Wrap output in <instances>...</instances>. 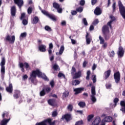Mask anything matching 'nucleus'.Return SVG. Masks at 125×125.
<instances>
[{"label":"nucleus","mask_w":125,"mask_h":125,"mask_svg":"<svg viewBox=\"0 0 125 125\" xmlns=\"http://www.w3.org/2000/svg\"><path fill=\"white\" fill-rule=\"evenodd\" d=\"M37 76H38L39 78H42L45 81H49L46 75L44 74H42V72H41L39 69H37L36 70H34L32 72V74L30 75V79H36Z\"/></svg>","instance_id":"nucleus-1"},{"label":"nucleus","mask_w":125,"mask_h":125,"mask_svg":"<svg viewBox=\"0 0 125 125\" xmlns=\"http://www.w3.org/2000/svg\"><path fill=\"white\" fill-rule=\"evenodd\" d=\"M102 31L105 40H109L110 38V31H109V27L107 25H104L103 27Z\"/></svg>","instance_id":"nucleus-2"},{"label":"nucleus","mask_w":125,"mask_h":125,"mask_svg":"<svg viewBox=\"0 0 125 125\" xmlns=\"http://www.w3.org/2000/svg\"><path fill=\"white\" fill-rule=\"evenodd\" d=\"M91 95L90 96L91 100L93 103H95L96 102V98L95 95H96V91H95V86H93L91 87Z\"/></svg>","instance_id":"nucleus-3"},{"label":"nucleus","mask_w":125,"mask_h":125,"mask_svg":"<svg viewBox=\"0 0 125 125\" xmlns=\"http://www.w3.org/2000/svg\"><path fill=\"white\" fill-rule=\"evenodd\" d=\"M7 116H8V114L6 112H4L2 115V117L3 118V120L1 121L0 125H7V123L10 121V118L9 119H6L5 117L7 118Z\"/></svg>","instance_id":"nucleus-4"},{"label":"nucleus","mask_w":125,"mask_h":125,"mask_svg":"<svg viewBox=\"0 0 125 125\" xmlns=\"http://www.w3.org/2000/svg\"><path fill=\"white\" fill-rule=\"evenodd\" d=\"M51 119L49 118L47 120H45L42 121L41 123H37L35 125H46L47 123L49 124V125H55V121L51 122Z\"/></svg>","instance_id":"nucleus-5"},{"label":"nucleus","mask_w":125,"mask_h":125,"mask_svg":"<svg viewBox=\"0 0 125 125\" xmlns=\"http://www.w3.org/2000/svg\"><path fill=\"white\" fill-rule=\"evenodd\" d=\"M5 65V59L4 58H2L1 62L0 63V65L1 66V76H4V74L5 73V67L4 65Z\"/></svg>","instance_id":"nucleus-6"},{"label":"nucleus","mask_w":125,"mask_h":125,"mask_svg":"<svg viewBox=\"0 0 125 125\" xmlns=\"http://www.w3.org/2000/svg\"><path fill=\"white\" fill-rule=\"evenodd\" d=\"M42 12L44 14V15H46V16H47L48 18H50L52 21H56V17L54 16V15L52 14H49L47 11L45 10H42Z\"/></svg>","instance_id":"nucleus-7"},{"label":"nucleus","mask_w":125,"mask_h":125,"mask_svg":"<svg viewBox=\"0 0 125 125\" xmlns=\"http://www.w3.org/2000/svg\"><path fill=\"white\" fill-rule=\"evenodd\" d=\"M6 41L9 42L10 43H14V42H15V36H10L8 35L5 37Z\"/></svg>","instance_id":"nucleus-8"},{"label":"nucleus","mask_w":125,"mask_h":125,"mask_svg":"<svg viewBox=\"0 0 125 125\" xmlns=\"http://www.w3.org/2000/svg\"><path fill=\"white\" fill-rule=\"evenodd\" d=\"M114 78L115 80V83H120V81H121V74L119 72H117L114 74Z\"/></svg>","instance_id":"nucleus-9"},{"label":"nucleus","mask_w":125,"mask_h":125,"mask_svg":"<svg viewBox=\"0 0 125 125\" xmlns=\"http://www.w3.org/2000/svg\"><path fill=\"white\" fill-rule=\"evenodd\" d=\"M113 121V118L112 117L107 116L102 121V124L101 125H105V122L107 123H110V122H112Z\"/></svg>","instance_id":"nucleus-10"},{"label":"nucleus","mask_w":125,"mask_h":125,"mask_svg":"<svg viewBox=\"0 0 125 125\" xmlns=\"http://www.w3.org/2000/svg\"><path fill=\"white\" fill-rule=\"evenodd\" d=\"M53 7L54 8L57 10L58 13H62V9L60 8V5H59L58 3L54 2L53 4Z\"/></svg>","instance_id":"nucleus-11"},{"label":"nucleus","mask_w":125,"mask_h":125,"mask_svg":"<svg viewBox=\"0 0 125 125\" xmlns=\"http://www.w3.org/2000/svg\"><path fill=\"white\" fill-rule=\"evenodd\" d=\"M15 3L17 4L18 6H19V8L21 9V7L23 6V4H24V2L23 0H14Z\"/></svg>","instance_id":"nucleus-12"},{"label":"nucleus","mask_w":125,"mask_h":125,"mask_svg":"<svg viewBox=\"0 0 125 125\" xmlns=\"http://www.w3.org/2000/svg\"><path fill=\"white\" fill-rule=\"evenodd\" d=\"M125 53V51H124V48L123 47H119V50L117 54L119 57H123L124 56V54Z\"/></svg>","instance_id":"nucleus-13"},{"label":"nucleus","mask_w":125,"mask_h":125,"mask_svg":"<svg viewBox=\"0 0 125 125\" xmlns=\"http://www.w3.org/2000/svg\"><path fill=\"white\" fill-rule=\"evenodd\" d=\"M62 120H65L66 122H69V121L72 120V117H71V114H66L62 116Z\"/></svg>","instance_id":"nucleus-14"},{"label":"nucleus","mask_w":125,"mask_h":125,"mask_svg":"<svg viewBox=\"0 0 125 125\" xmlns=\"http://www.w3.org/2000/svg\"><path fill=\"white\" fill-rule=\"evenodd\" d=\"M83 89L84 88L83 87H80V88H76L74 89V91L75 92V94H79L80 93H82V91H83Z\"/></svg>","instance_id":"nucleus-15"},{"label":"nucleus","mask_w":125,"mask_h":125,"mask_svg":"<svg viewBox=\"0 0 125 125\" xmlns=\"http://www.w3.org/2000/svg\"><path fill=\"white\" fill-rule=\"evenodd\" d=\"M6 90L9 93H12V91H13V86L12 83H9V86L6 87Z\"/></svg>","instance_id":"nucleus-16"},{"label":"nucleus","mask_w":125,"mask_h":125,"mask_svg":"<svg viewBox=\"0 0 125 125\" xmlns=\"http://www.w3.org/2000/svg\"><path fill=\"white\" fill-rule=\"evenodd\" d=\"M39 49L41 52H45L46 50V46L43 44L40 45L39 46Z\"/></svg>","instance_id":"nucleus-17"},{"label":"nucleus","mask_w":125,"mask_h":125,"mask_svg":"<svg viewBox=\"0 0 125 125\" xmlns=\"http://www.w3.org/2000/svg\"><path fill=\"white\" fill-rule=\"evenodd\" d=\"M110 18L111 20L107 23V25L108 26H109L110 28H112V23H113V21L116 20V18L113 15H110Z\"/></svg>","instance_id":"nucleus-18"},{"label":"nucleus","mask_w":125,"mask_h":125,"mask_svg":"<svg viewBox=\"0 0 125 125\" xmlns=\"http://www.w3.org/2000/svg\"><path fill=\"white\" fill-rule=\"evenodd\" d=\"M64 50L65 47H64V46H61L59 50V52L56 53V55H62V54H63V52H64Z\"/></svg>","instance_id":"nucleus-19"},{"label":"nucleus","mask_w":125,"mask_h":125,"mask_svg":"<svg viewBox=\"0 0 125 125\" xmlns=\"http://www.w3.org/2000/svg\"><path fill=\"white\" fill-rule=\"evenodd\" d=\"M86 44H89L91 42V36L87 32L86 35Z\"/></svg>","instance_id":"nucleus-20"},{"label":"nucleus","mask_w":125,"mask_h":125,"mask_svg":"<svg viewBox=\"0 0 125 125\" xmlns=\"http://www.w3.org/2000/svg\"><path fill=\"white\" fill-rule=\"evenodd\" d=\"M100 122H101V119L98 117L93 122L92 125H99Z\"/></svg>","instance_id":"nucleus-21"},{"label":"nucleus","mask_w":125,"mask_h":125,"mask_svg":"<svg viewBox=\"0 0 125 125\" xmlns=\"http://www.w3.org/2000/svg\"><path fill=\"white\" fill-rule=\"evenodd\" d=\"M104 78L105 80H107L108 77H110V75H111V70L109 69L108 70H107L106 71H105L104 73Z\"/></svg>","instance_id":"nucleus-22"},{"label":"nucleus","mask_w":125,"mask_h":125,"mask_svg":"<svg viewBox=\"0 0 125 125\" xmlns=\"http://www.w3.org/2000/svg\"><path fill=\"white\" fill-rule=\"evenodd\" d=\"M80 77H82V71L79 70L78 72H76L75 74L73 79H78L80 78Z\"/></svg>","instance_id":"nucleus-23"},{"label":"nucleus","mask_w":125,"mask_h":125,"mask_svg":"<svg viewBox=\"0 0 125 125\" xmlns=\"http://www.w3.org/2000/svg\"><path fill=\"white\" fill-rule=\"evenodd\" d=\"M11 14L12 16H15V14H16V8L15 7V6H13L11 7Z\"/></svg>","instance_id":"nucleus-24"},{"label":"nucleus","mask_w":125,"mask_h":125,"mask_svg":"<svg viewBox=\"0 0 125 125\" xmlns=\"http://www.w3.org/2000/svg\"><path fill=\"white\" fill-rule=\"evenodd\" d=\"M94 14L96 15H100L102 12H101V10L100 9V8L97 7L95 10H94Z\"/></svg>","instance_id":"nucleus-25"},{"label":"nucleus","mask_w":125,"mask_h":125,"mask_svg":"<svg viewBox=\"0 0 125 125\" xmlns=\"http://www.w3.org/2000/svg\"><path fill=\"white\" fill-rule=\"evenodd\" d=\"M20 68H23V67H25L26 68V70L29 68V64L27 62H25L24 63H23L22 62L20 63Z\"/></svg>","instance_id":"nucleus-26"},{"label":"nucleus","mask_w":125,"mask_h":125,"mask_svg":"<svg viewBox=\"0 0 125 125\" xmlns=\"http://www.w3.org/2000/svg\"><path fill=\"white\" fill-rule=\"evenodd\" d=\"M120 104L123 107L120 109L121 111H122L123 113H125V102L124 101H121Z\"/></svg>","instance_id":"nucleus-27"},{"label":"nucleus","mask_w":125,"mask_h":125,"mask_svg":"<svg viewBox=\"0 0 125 125\" xmlns=\"http://www.w3.org/2000/svg\"><path fill=\"white\" fill-rule=\"evenodd\" d=\"M19 96H20V91L19 90H16L15 93L14 94V97L16 99H17V98H19Z\"/></svg>","instance_id":"nucleus-28"},{"label":"nucleus","mask_w":125,"mask_h":125,"mask_svg":"<svg viewBox=\"0 0 125 125\" xmlns=\"http://www.w3.org/2000/svg\"><path fill=\"white\" fill-rule=\"evenodd\" d=\"M48 103L49 105H50L51 106H54V105H55V100L53 99L49 100L48 101Z\"/></svg>","instance_id":"nucleus-29"},{"label":"nucleus","mask_w":125,"mask_h":125,"mask_svg":"<svg viewBox=\"0 0 125 125\" xmlns=\"http://www.w3.org/2000/svg\"><path fill=\"white\" fill-rule=\"evenodd\" d=\"M39 18L38 17H35L32 19V24H37V23H38V22H39Z\"/></svg>","instance_id":"nucleus-30"},{"label":"nucleus","mask_w":125,"mask_h":125,"mask_svg":"<svg viewBox=\"0 0 125 125\" xmlns=\"http://www.w3.org/2000/svg\"><path fill=\"white\" fill-rule=\"evenodd\" d=\"M68 95H69V92L67 91H64L62 94L63 99H64V98H67Z\"/></svg>","instance_id":"nucleus-31"},{"label":"nucleus","mask_w":125,"mask_h":125,"mask_svg":"<svg viewBox=\"0 0 125 125\" xmlns=\"http://www.w3.org/2000/svg\"><path fill=\"white\" fill-rule=\"evenodd\" d=\"M27 37V33L26 32H23L22 33H21L20 36V40H22L23 38H26Z\"/></svg>","instance_id":"nucleus-32"},{"label":"nucleus","mask_w":125,"mask_h":125,"mask_svg":"<svg viewBox=\"0 0 125 125\" xmlns=\"http://www.w3.org/2000/svg\"><path fill=\"white\" fill-rule=\"evenodd\" d=\"M99 39L100 40V43L101 44H103V43H104V42H105V41L104 40V39H103V37H101V36H100L99 37Z\"/></svg>","instance_id":"nucleus-33"},{"label":"nucleus","mask_w":125,"mask_h":125,"mask_svg":"<svg viewBox=\"0 0 125 125\" xmlns=\"http://www.w3.org/2000/svg\"><path fill=\"white\" fill-rule=\"evenodd\" d=\"M118 102H119V99L116 98L114 100V104L112 106V108H115V107L117 106V103H118Z\"/></svg>","instance_id":"nucleus-34"},{"label":"nucleus","mask_w":125,"mask_h":125,"mask_svg":"<svg viewBox=\"0 0 125 125\" xmlns=\"http://www.w3.org/2000/svg\"><path fill=\"white\" fill-rule=\"evenodd\" d=\"M116 53H115V52L113 50H112L111 51L109 52V56H110V57H114V56H115Z\"/></svg>","instance_id":"nucleus-35"},{"label":"nucleus","mask_w":125,"mask_h":125,"mask_svg":"<svg viewBox=\"0 0 125 125\" xmlns=\"http://www.w3.org/2000/svg\"><path fill=\"white\" fill-rule=\"evenodd\" d=\"M80 84V81L79 80H74L72 82V85H78Z\"/></svg>","instance_id":"nucleus-36"},{"label":"nucleus","mask_w":125,"mask_h":125,"mask_svg":"<svg viewBox=\"0 0 125 125\" xmlns=\"http://www.w3.org/2000/svg\"><path fill=\"white\" fill-rule=\"evenodd\" d=\"M53 68L54 70L56 71H59L60 69L59 68V66L57 64H55L53 65Z\"/></svg>","instance_id":"nucleus-37"},{"label":"nucleus","mask_w":125,"mask_h":125,"mask_svg":"<svg viewBox=\"0 0 125 125\" xmlns=\"http://www.w3.org/2000/svg\"><path fill=\"white\" fill-rule=\"evenodd\" d=\"M116 2H114L112 6L113 12H115L116 11Z\"/></svg>","instance_id":"nucleus-38"},{"label":"nucleus","mask_w":125,"mask_h":125,"mask_svg":"<svg viewBox=\"0 0 125 125\" xmlns=\"http://www.w3.org/2000/svg\"><path fill=\"white\" fill-rule=\"evenodd\" d=\"M76 68H75L74 67H73L71 69V75L72 76H75V74H76Z\"/></svg>","instance_id":"nucleus-39"},{"label":"nucleus","mask_w":125,"mask_h":125,"mask_svg":"<svg viewBox=\"0 0 125 125\" xmlns=\"http://www.w3.org/2000/svg\"><path fill=\"white\" fill-rule=\"evenodd\" d=\"M78 105L80 106V107H84V106H85V103L83 102H80L78 104Z\"/></svg>","instance_id":"nucleus-40"},{"label":"nucleus","mask_w":125,"mask_h":125,"mask_svg":"<svg viewBox=\"0 0 125 125\" xmlns=\"http://www.w3.org/2000/svg\"><path fill=\"white\" fill-rule=\"evenodd\" d=\"M44 95H45V91L44 90V89H43L40 92V96H44Z\"/></svg>","instance_id":"nucleus-41"},{"label":"nucleus","mask_w":125,"mask_h":125,"mask_svg":"<svg viewBox=\"0 0 125 125\" xmlns=\"http://www.w3.org/2000/svg\"><path fill=\"white\" fill-rule=\"evenodd\" d=\"M44 29L46 31H48V32L52 31L51 28L48 25L45 26Z\"/></svg>","instance_id":"nucleus-42"},{"label":"nucleus","mask_w":125,"mask_h":125,"mask_svg":"<svg viewBox=\"0 0 125 125\" xmlns=\"http://www.w3.org/2000/svg\"><path fill=\"white\" fill-rule=\"evenodd\" d=\"M32 11H33V8L29 7L27 9L28 14H31L32 13Z\"/></svg>","instance_id":"nucleus-43"},{"label":"nucleus","mask_w":125,"mask_h":125,"mask_svg":"<svg viewBox=\"0 0 125 125\" xmlns=\"http://www.w3.org/2000/svg\"><path fill=\"white\" fill-rule=\"evenodd\" d=\"M83 8L82 7H79L76 9V11L78 12H83Z\"/></svg>","instance_id":"nucleus-44"},{"label":"nucleus","mask_w":125,"mask_h":125,"mask_svg":"<svg viewBox=\"0 0 125 125\" xmlns=\"http://www.w3.org/2000/svg\"><path fill=\"white\" fill-rule=\"evenodd\" d=\"M57 115H58V113H57V111H54L52 112V117H56V116H57Z\"/></svg>","instance_id":"nucleus-45"},{"label":"nucleus","mask_w":125,"mask_h":125,"mask_svg":"<svg viewBox=\"0 0 125 125\" xmlns=\"http://www.w3.org/2000/svg\"><path fill=\"white\" fill-rule=\"evenodd\" d=\"M98 23H99V21L98 20V19H96L93 21L92 24L93 25H97Z\"/></svg>","instance_id":"nucleus-46"},{"label":"nucleus","mask_w":125,"mask_h":125,"mask_svg":"<svg viewBox=\"0 0 125 125\" xmlns=\"http://www.w3.org/2000/svg\"><path fill=\"white\" fill-rule=\"evenodd\" d=\"M89 76H90V71L88 70L87 72V76L86 77V80H89Z\"/></svg>","instance_id":"nucleus-47"},{"label":"nucleus","mask_w":125,"mask_h":125,"mask_svg":"<svg viewBox=\"0 0 125 125\" xmlns=\"http://www.w3.org/2000/svg\"><path fill=\"white\" fill-rule=\"evenodd\" d=\"M67 109L69 111H70V112H71V111L73 110V105L69 104L68 106H67Z\"/></svg>","instance_id":"nucleus-48"},{"label":"nucleus","mask_w":125,"mask_h":125,"mask_svg":"<svg viewBox=\"0 0 125 125\" xmlns=\"http://www.w3.org/2000/svg\"><path fill=\"white\" fill-rule=\"evenodd\" d=\"M94 116L93 115H90L88 116L87 120L88 122H90L91 121V119L93 118Z\"/></svg>","instance_id":"nucleus-49"},{"label":"nucleus","mask_w":125,"mask_h":125,"mask_svg":"<svg viewBox=\"0 0 125 125\" xmlns=\"http://www.w3.org/2000/svg\"><path fill=\"white\" fill-rule=\"evenodd\" d=\"M83 124V121H79L76 123L75 125H82Z\"/></svg>","instance_id":"nucleus-50"},{"label":"nucleus","mask_w":125,"mask_h":125,"mask_svg":"<svg viewBox=\"0 0 125 125\" xmlns=\"http://www.w3.org/2000/svg\"><path fill=\"white\" fill-rule=\"evenodd\" d=\"M83 23L85 26H87V21H86V19L84 18L83 19Z\"/></svg>","instance_id":"nucleus-51"},{"label":"nucleus","mask_w":125,"mask_h":125,"mask_svg":"<svg viewBox=\"0 0 125 125\" xmlns=\"http://www.w3.org/2000/svg\"><path fill=\"white\" fill-rule=\"evenodd\" d=\"M22 24L24 26H26V25H27V24H28V21H27L26 20H23L22 21Z\"/></svg>","instance_id":"nucleus-52"},{"label":"nucleus","mask_w":125,"mask_h":125,"mask_svg":"<svg viewBox=\"0 0 125 125\" xmlns=\"http://www.w3.org/2000/svg\"><path fill=\"white\" fill-rule=\"evenodd\" d=\"M111 87H112V85L111 84H106V88L107 89H110V88H111Z\"/></svg>","instance_id":"nucleus-53"},{"label":"nucleus","mask_w":125,"mask_h":125,"mask_svg":"<svg viewBox=\"0 0 125 125\" xmlns=\"http://www.w3.org/2000/svg\"><path fill=\"white\" fill-rule=\"evenodd\" d=\"M94 77L92 79L93 83H96V75H93Z\"/></svg>","instance_id":"nucleus-54"},{"label":"nucleus","mask_w":125,"mask_h":125,"mask_svg":"<svg viewBox=\"0 0 125 125\" xmlns=\"http://www.w3.org/2000/svg\"><path fill=\"white\" fill-rule=\"evenodd\" d=\"M58 77H59V78H61L62 77H63V78H65V75L62 73H60L58 74Z\"/></svg>","instance_id":"nucleus-55"},{"label":"nucleus","mask_w":125,"mask_h":125,"mask_svg":"<svg viewBox=\"0 0 125 125\" xmlns=\"http://www.w3.org/2000/svg\"><path fill=\"white\" fill-rule=\"evenodd\" d=\"M27 79H28V75H27L26 74L22 76V80L23 81H25V80H27Z\"/></svg>","instance_id":"nucleus-56"},{"label":"nucleus","mask_w":125,"mask_h":125,"mask_svg":"<svg viewBox=\"0 0 125 125\" xmlns=\"http://www.w3.org/2000/svg\"><path fill=\"white\" fill-rule=\"evenodd\" d=\"M25 14L24 13H23L21 15V20L24 19L25 18Z\"/></svg>","instance_id":"nucleus-57"},{"label":"nucleus","mask_w":125,"mask_h":125,"mask_svg":"<svg viewBox=\"0 0 125 125\" xmlns=\"http://www.w3.org/2000/svg\"><path fill=\"white\" fill-rule=\"evenodd\" d=\"M84 3H85V1L84 0H81L80 1L81 5H84Z\"/></svg>","instance_id":"nucleus-58"},{"label":"nucleus","mask_w":125,"mask_h":125,"mask_svg":"<svg viewBox=\"0 0 125 125\" xmlns=\"http://www.w3.org/2000/svg\"><path fill=\"white\" fill-rule=\"evenodd\" d=\"M50 84L51 85V87H53V86H54V81H53V80H52L50 82Z\"/></svg>","instance_id":"nucleus-59"},{"label":"nucleus","mask_w":125,"mask_h":125,"mask_svg":"<svg viewBox=\"0 0 125 125\" xmlns=\"http://www.w3.org/2000/svg\"><path fill=\"white\" fill-rule=\"evenodd\" d=\"M97 67V65H96L95 63H94L93 67H92L93 71H94V70H95V69H96Z\"/></svg>","instance_id":"nucleus-60"},{"label":"nucleus","mask_w":125,"mask_h":125,"mask_svg":"<svg viewBox=\"0 0 125 125\" xmlns=\"http://www.w3.org/2000/svg\"><path fill=\"white\" fill-rule=\"evenodd\" d=\"M96 1H97V0H91V3L92 5H94L95 3H96Z\"/></svg>","instance_id":"nucleus-61"},{"label":"nucleus","mask_w":125,"mask_h":125,"mask_svg":"<svg viewBox=\"0 0 125 125\" xmlns=\"http://www.w3.org/2000/svg\"><path fill=\"white\" fill-rule=\"evenodd\" d=\"M45 90L46 92H49V91H50V90H51V89L50 88V87H47L46 88Z\"/></svg>","instance_id":"nucleus-62"},{"label":"nucleus","mask_w":125,"mask_h":125,"mask_svg":"<svg viewBox=\"0 0 125 125\" xmlns=\"http://www.w3.org/2000/svg\"><path fill=\"white\" fill-rule=\"evenodd\" d=\"M71 14L72 15H76V14H77V11L75 10L71 11Z\"/></svg>","instance_id":"nucleus-63"},{"label":"nucleus","mask_w":125,"mask_h":125,"mask_svg":"<svg viewBox=\"0 0 125 125\" xmlns=\"http://www.w3.org/2000/svg\"><path fill=\"white\" fill-rule=\"evenodd\" d=\"M62 26H65L66 25V21H62L61 22Z\"/></svg>","instance_id":"nucleus-64"}]
</instances>
